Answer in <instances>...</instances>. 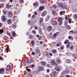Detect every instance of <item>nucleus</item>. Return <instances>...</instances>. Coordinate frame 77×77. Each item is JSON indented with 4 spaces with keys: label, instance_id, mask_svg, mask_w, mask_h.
Masks as SVG:
<instances>
[{
    "label": "nucleus",
    "instance_id": "obj_18",
    "mask_svg": "<svg viewBox=\"0 0 77 77\" xmlns=\"http://www.w3.org/2000/svg\"><path fill=\"white\" fill-rule=\"evenodd\" d=\"M34 62V60H33V57H31L30 58V63H32Z\"/></svg>",
    "mask_w": 77,
    "mask_h": 77
},
{
    "label": "nucleus",
    "instance_id": "obj_22",
    "mask_svg": "<svg viewBox=\"0 0 77 77\" xmlns=\"http://www.w3.org/2000/svg\"><path fill=\"white\" fill-rule=\"evenodd\" d=\"M65 13V11H61L60 12V15H63Z\"/></svg>",
    "mask_w": 77,
    "mask_h": 77
},
{
    "label": "nucleus",
    "instance_id": "obj_57",
    "mask_svg": "<svg viewBox=\"0 0 77 77\" xmlns=\"http://www.w3.org/2000/svg\"><path fill=\"white\" fill-rule=\"evenodd\" d=\"M32 33H33L35 34L36 33V31H32Z\"/></svg>",
    "mask_w": 77,
    "mask_h": 77
},
{
    "label": "nucleus",
    "instance_id": "obj_56",
    "mask_svg": "<svg viewBox=\"0 0 77 77\" xmlns=\"http://www.w3.org/2000/svg\"><path fill=\"white\" fill-rule=\"evenodd\" d=\"M26 70L28 71H30V69H28L27 68Z\"/></svg>",
    "mask_w": 77,
    "mask_h": 77
},
{
    "label": "nucleus",
    "instance_id": "obj_20",
    "mask_svg": "<svg viewBox=\"0 0 77 77\" xmlns=\"http://www.w3.org/2000/svg\"><path fill=\"white\" fill-rule=\"evenodd\" d=\"M44 7H40L39 8V11H41L44 10Z\"/></svg>",
    "mask_w": 77,
    "mask_h": 77
},
{
    "label": "nucleus",
    "instance_id": "obj_43",
    "mask_svg": "<svg viewBox=\"0 0 77 77\" xmlns=\"http://www.w3.org/2000/svg\"><path fill=\"white\" fill-rule=\"evenodd\" d=\"M73 47H74L73 45H72V46H71L70 48V50H72V49H73Z\"/></svg>",
    "mask_w": 77,
    "mask_h": 77
},
{
    "label": "nucleus",
    "instance_id": "obj_26",
    "mask_svg": "<svg viewBox=\"0 0 77 77\" xmlns=\"http://www.w3.org/2000/svg\"><path fill=\"white\" fill-rule=\"evenodd\" d=\"M33 6H35V7L36 6H39V4L38 3H34L33 4Z\"/></svg>",
    "mask_w": 77,
    "mask_h": 77
},
{
    "label": "nucleus",
    "instance_id": "obj_59",
    "mask_svg": "<svg viewBox=\"0 0 77 77\" xmlns=\"http://www.w3.org/2000/svg\"><path fill=\"white\" fill-rule=\"evenodd\" d=\"M36 36L37 38H39V35H36Z\"/></svg>",
    "mask_w": 77,
    "mask_h": 77
},
{
    "label": "nucleus",
    "instance_id": "obj_42",
    "mask_svg": "<svg viewBox=\"0 0 77 77\" xmlns=\"http://www.w3.org/2000/svg\"><path fill=\"white\" fill-rule=\"evenodd\" d=\"M4 39H5V40H6L8 39V37L5 36L4 37Z\"/></svg>",
    "mask_w": 77,
    "mask_h": 77
},
{
    "label": "nucleus",
    "instance_id": "obj_9",
    "mask_svg": "<svg viewBox=\"0 0 77 77\" xmlns=\"http://www.w3.org/2000/svg\"><path fill=\"white\" fill-rule=\"evenodd\" d=\"M51 64L52 65H54L55 66H57V64H56V63H55V61L54 60H52L51 62Z\"/></svg>",
    "mask_w": 77,
    "mask_h": 77
},
{
    "label": "nucleus",
    "instance_id": "obj_52",
    "mask_svg": "<svg viewBox=\"0 0 77 77\" xmlns=\"http://www.w3.org/2000/svg\"><path fill=\"white\" fill-rule=\"evenodd\" d=\"M67 29H71V28L70 27V26H67Z\"/></svg>",
    "mask_w": 77,
    "mask_h": 77
},
{
    "label": "nucleus",
    "instance_id": "obj_17",
    "mask_svg": "<svg viewBox=\"0 0 77 77\" xmlns=\"http://www.w3.org/2000/svg\"><path fill=\"white\" fill-rule=\"evenodd\" d=\"M38 28L39 32L40 34H42V29H41V27H39Z\"/></svg>",
    "mask_w": 77,
    "mask_h": 77
},
{
    "label": "nucleus",
    "instance_id": "obj_47",
    "mask_svg": "<svg viewBox=\"0 0 77 77\" xmlns=\"http://www.w3.org/2000/svg\"><path fill=\"white\" fill-rule=\"evenodd\" d=\"M3 32V30L2 29H0V33L2 34V33Z\"/></svg>",
    "mask_w": 77,
    "mask_h": 77
},
{
    "label": "nucleus",
    "instance_id": "obj_53",
    "mask_svg": "<svg viewBox=\"0 0 77 77\" xmlns=\"http://www.w3.org/2000/svg\"><path fill=\"white\" fill-rule=\"evenodd\" d=\"M41 2H42V3H44L45 2V0H41Z\"/></svg>",
    "mask_w": 77,
    "mask_h": 77
},
{
    "label": "nucleus",
    "instance_id": "obj_33",
    "mask_svg": "<svg viewBox=\"0 0 77 77\" xmlns=\"http://www.w3.org/2000/svg\"><path fill=\"white\" fill-rule=\"evenodd\" d=\"M11 7H12V6L11 5H7V7H6V8L7 9H9V8H11Z\"/></svg>",
    "mask_w": 77,
    "mask_h": 77
},
{
    "label": "nucleus",
    "instance_id": "obj_6",
    "mask_svg": "<svg viewBox=\"0 0 77 77\" xmlns=\"http://www.w3.org/2000/svg\"><path fill=\"white\" fill-rule=\"evenodd\" d=\"M8 15L9 17H12V15H13V14L12 12L10 11L8 13Z\"/></svg>",
    "mask_w": 77,
    "mask_h": 77
},
{
    "label": "nucleus",
    "instance_id": "obj_39",
    "mask_svg": "<svg viewBox=\"0 0 77 77\" xmlns=\"http://www.w3.org/2000/svg\"><path fill=\"white\" fill-rule=\"evenodd\" d=\"M31 45L32 46H33V45H34V41H31Z\"/></svg>",
    "mask_w": 77,
    "mask_h": 77
},
{
    "label": "nucleus",
    "instance_id": "obj_8",
    "mask_svg": "<svg viewBox=\"0 0 77 77\" xmlns=\"http://www.w3.org/2000/svg\"><path fill=\"white\" fill-rule=\"evenodd\" d=\"M69 68V67L68 66H67L66 67V72H67V73H68V72H69V70L70 69Z\"/></svg>",
    "mask_w": 77,
    "mask_h": 77
},
{
    "label": "nucleus",
    "instance_id": "obj_13",
    "mask_svg": "<svg viewBox=\"0 0 77 77\" xmlns=\"http://www.w3.org/2000/svg\"><path fill=\"white\" fill-rule=\"evenodd\" d=\"M55 69L58 72H59L60 71V69L59 67H56L55 68Z\"/></svg>",
    "mask_w": 77,
    "mask_h": 77
},
{
    "label": "nucleus",
    "instance_id": "obj_21",
    "mask_svg": "<svg viewBox=\"0 0 77 77\" xmlns=\"http://www.w3.org/2000/svg\"><path fill=\"white\" fill-rule=\"evenodd\" d=\"M44 55H46V56H48V52L47 51H46L43 53Z\"/></svg>",
    "mask_w": 77,
    "mask_h": 77
},
{
    "label": "nucleus",
    "instance_id": "obj_32",
    "mask_svg": "<svg viewBox=\"0 0 77 77\" xmlns=\"http://www.w3.org/2000/svg\"><path fill=\"white\" fill-rule=\"evenodd\" d=\"M36 53L37 54H39L40 52H39V49H36Z\"/></svg>",
    "mask_w": 77,
    "mask_h": 77
},
{
    "label": "nucleus",
    "instance_id": "obj_41",
    "mask_svg": "<svg viewBox=\"0 0 77 77\" xmlns=\"http://www.w3.org/2000/svg\"><path fill=\"white\" fill-rule=\"evenodd\" d=\"M3 4H1L0 5V8H3Z\"/></svg>",
    "mask_w": 77,
    "mask_h": 77
},
{
    "label": "nucleus",
    "instance_id": "obj_2",
    "mask_svg": "<svg viewBox=\"0 0 77 77\" xmlns=\"http://www.w3.org/2000/svg\"><path fill=\"white\" fill-rule=\"evenodd\" d=\"M63 20V19H62V18L58 17V21L59 22V25H60V26H61V25H62Z\"/></svg>",
    "mask_w": 77,
    "mask_h": 77
},
{
    "label": "nucleus",
    "instance_id": "obj_64",
    "mask_svg": "<svg viewBox=\"0 0 77 77\" xmlns=\"http://www.w3.org/2000/svg\"><path fill=\"white\" fill-rule=\"evenodd\" d=\"M68 38L69 39H71V37L70 36H69Z\"/></svg>",
    "mask_w": 77,
    "mask_h": 77
},
{
    "label": "nucleus",
    "instance_id": "obj_44",
    "mask_svg": "<svg viewBox=\"0 0 77 77\" xmlns=\"http://www.w3.org/2000/svg\"><path fill=\"white\" fill-rule=\"evenodd\" d=\"M7 48H6L5 49L6 51L7 52V53H8V52L9 51H8V50H9V48H8V47H7Z\"/></svg>",
    "mask_w": 77,
    "mask_h": 77
},
{
    "label": "nucleus",
    "instance_id": "obj_45",
    "mask_svg": "<svg viewBox=\"0 0 77 77\" xmlns=\"http://www.w3.org/2000/svg\"><path fill=\"white\" fill-rule=\"evenodd\" d=\"M52 14H53V15H56V12H54V11H52Z\"/></svg>",
    "mask_w": 77,
    "mask_h": 77
},
{
    "label": "nucleus",
    "instance_id": "obj_58",
    "mask_svg": "<svg viewBox=\"0 0 77 77\" xmlns=\"http://www.w3.org/2000/svg\"><path fill=\"white\" fill-rule=\"evenodd\" d=\"M34 74H37V71H35L34 72Z\"/></svg>",
    "mask_w": 77,
    "mask_h": 77
},
{
    "label": "nucleus",
    "instance_id": "obj_12",
    "mask_svg": "<svg viewBox=\"0 0 77 77\" xmlns=\"http://www.w3.org/2000/svg\"><path fill=\"white\" fill-rule=\"evenodd\" d=\"M47 14V12L45 11H44L41 14V16L42 17H44L45 15V14Z\"/></svg>",
    "mask_w": 77,
    "mask_h": 77
},
{
    "label": "nucleus",
    "instance_id": "obj_40",
    "mask_svg": "<svg viewBox=\"0 0 77 77\" xmlns=\"http://www.w3.org/2000/svg\"><path fill=\"white\" fill-rule=\"evenodd\" d=\"M29 37L30 38H31V39H32V38H33V36L32 35H29Z\"/></svg>",
    "mask_w": 77,
    "mask_h": 77
},
{
    "label": "nucleus",
    "instance_id": "obj_28",
    "mask_svg": "<svg viewBox=\"0 0 77 77\" xmlns=\"http://www.w3.org/2000/svg\"><path fill=\"white\" fill-rule=\"evenodd\" d=\"M74 18L75 20H77V14L74 15Z\"/></svg>",
    "mask_w": 77,
    "mask_h": 77
},
{
    "label": "nucleus",
    "instance_id": "obj_24",
    "mask_svg": "<svg viewBox=\"0 0 77 77\" xmlns=\"http://www.w3.org/2000/svg\"><path fill=\"white\" fill-rule=\"evenodd\" d=\"M58 7H63V4H61V3H59L57 5Z\"/></svg>",
    "mask_w": 77,
    "mask_h": 77
},
{
    "label": "nucleus",
    "instance_id": "obj_15",
    "mask_svg": "<svg viewBox=\"0 0 77 77\" xmlns=\"http://www.w3.org/2000/svg\"><path fill=\"white\" fill-rule=\"evenodd\" d=\"M51 26H49L47 28V30L48 32H50L51 30Z\"/></svg>",
    "mask_w": 77,
    "mask_h": 77
},
{
    "label": "nucleus",
    "instance_id": "obj_54",
    "mask_svg": "<svg viewBox=\"0 0 77 77\" xmlns=\"http://www.w3.org/2000/svg\"><path fill=\"white\" fill-rule=\"evenodd\" d=\"M47 72H50V69H47Z\"/></svg>",
    "mask_w": 77,
    "mask_h": 77
},
{
    "label": "nucleus",
    "instance_id": "obj_16",
    "mask_svg": "<svg viewBox=\"0 0 77 77\" xmlns=\"http://www.w3.org/2000/svg\"><path fill=\"white\" fill-rule=\"evenodd\" d=\"M52 23L53 25H57V22L56 21H53Z\"/></svg>",
    "mask_w": 77,
    "mask_h": 77
},
{
    "label": "nucleus",
    "instance_id": "obj_38",
    "mask_svg": "<svg viewBox=\"0 0 77 77\" xmlns=\"http://www.w3.org/2000/svg\"><path fill=\"white\" fill-rule=\"evenodd\" d=\"M12 27L14 29H15V28L17 27V26H16V25L15 24H13L12 25Z\"/></svg>",
    "mask_w": 77,
    "mask_h": 77
},
{
    "label": "nucleus",
    "instance_id": "obj_1",
    "mask_svg": "<svg viewBox=\"0 0 77 77\" xmlns=\"http://www.w3.org/2000/svg\"><path fill=\"white\" fill-rule=\"evenodd\" d=\"M57 72L54 71L51 73L50 74V75L51 77H57L56 74H57Z\"/></svg>",
    "mask_w": 77,
    "mask_h": 77
},
{
    "label": "nucleus",
    "instance_id": "obj_48",
    "mask_svg": "<svg viewBox=\"0 0 77 77\" xmlns=\"http://www.w3.org/2000/svg\"><path fill=\"white\" fill-rule=\"evenodd\" d=\"M20 3H24V1L23 0H20Z\"/></svg>",
    "mask_w": 77,
    "mask_h": 77
},
{
    "label": "nucleus",
    "instance_id": "obj_14",
    "mask_svg": "<svg viewBox=\"0 0 77 77\" xmlns=\"http://www.w3.org/2000/svg\"><path fill=\"white\" fill-rule=\"evenodd\" d=\"M12 22V21L11 19H8V20L7 23L8 24H11V23Z\"/></svg>",
    "mask_w": 77,
    "mask_h": 77
},
{
    "label": "nucleus",
    "instance_id": "obj_36",
    "mask_svg": "<svg viewBox=\"0 0 77 77\" xmlns=\"http://www.w3.org/2000/svg\"><path fill=\"white\" fill-rule=\"evenodd\" d=\"M57 51L56 50H52V53H56Z\"/></svg>",
    "mask_w": 77,
    "mask_h": 77
},
{
    "label": "nucleus",
    "instance_id": "obj_50",
    "mask_svg": "<svg viewBox=\"0 0 77 77\" xmlns=\"http://www.w3.org/2000/svg\"><path fill=\"white\" fill-rule=\"evenodd\" d=\"M34 29H36V30L38 29V27H37V26H34Z\"/></svg>",
    "mask_w": 77,
    "mask_h": 77
},
{
    "label": "nucleus",
    "instance_id": "obj_29",
    "mask_svg": "<svg viewBox=\"0 0 77 77\" xmlns=\"http://www.w3.org/2000/svg\"><path fill=\"white\" fill-rule=\"evenodd\" d=\"M40 23L41 24V22H42V21H44V19L42 18H40Z\"/></svg>",
    "mask_w": 77,
    "mask_h": 77
},
{
    "label": "nucleus",
    "instance_id": "obj_11",
    "mask_svg": "<svg viewBox=\"0 0 77 77\" xmlns=\"http://www.w3.org/2000/svg\"><path fill=\"white\" fill-rule=\"evenodd\" d=\"M66 19L68 21L69 20V23H71V19L70 18V17H67V16L66 17Z\"/></svg>",
    "mask_w": 77,
    "mask_h": 77
},
{
    "label": "nucleus",
    "instance_id": "obj_23",
    "mask_svg": "<svg viewBox=\"0 0 77 77\" xmlns=\"http://www.w3.org/2000/svg\"><path fill=\"white\" fill-rule=\"evenodd\" d=\"M66 63H71V60L70 59L66 60Z\"/></svg>",
    "mask_w": 77,
    "mask_h": 77
},
{
    "label": "nucleus",
    "instance_id": "obj_60",
    "mask_svg": "<svg viewBox=\"0 0 77 77\" xmlns=\"http://www.w3.org/2000/svg\"><path fill=\"white\" fill-rule=\"evenodd\" d=\"M10 38L11 39H14V38H13L12 37H10Z\"/></svg>",
    "mask_w": 77,
    "mask_h": 77
},
{
    "label": "nucleus",
    "instance_id": "obj_61",
    "mask_svg": "<svg viewBox=\"0 0 77 77\" xmlns=\"http://www.w3.org/2000/svg\"><path fill=\"white\" fill-rule=\"evenodd\" d=\"M49 54L51 56H53V54H52L51 53H49Z\"/></svg>",
    "mask_w": 77,
    "mask_h": 77
},
{
    "label": "nucleus",
    "instance_id": "obj_37",
    "mask_svg": "<svg viewBox=\"0 0 77 77\" xmlns=\"http://www.w3.org/2000/svg\"><path fill=\"white\" fill-rule=\"evenodd\" d=\"M36 17V15H35V14H33L32 16V19H33V18H35Z\"/></svg>",
    "mask_w": 77,
    "mask_h": 77
},
{
    "label": "nucleus",
    "instance_id": "obj_4",
    "mask_svg": "<svg viewBox=\"0 0 77 77\" xmlns=\"http://www.w3.org/2000/svg\"><path fill=\"white\" fill-rule=\"evenodd\" d=\"M0 73L2 74H5V69L3 68H2L0 70Z\"/></svg>",
    "mask_w": 77,
    "mask_h": 77
},
{
    "label": "nucleus",
    "instance_id": "obj_35",
    "mask_svg": "<svg viewBox=\"0 0 77 77\" xmlns=\"http://www.w3.org/2000/svg\"><path fill=\"white\" fill-rule=\"evenodd\" d=\"M68 42H69V41L68 40H66L64 42L65 44H67Z\"/></svg>",
    "mask_w": 77,
    "mask_h": 77
},
{
    "label": "nucleus",
    "instance_id": "obj_27",
    "mask_svg": "<svg viewBox=\"0 0 77 77\" xmlns=\"http://www.w3.org/2000/svg\"><path fill=\"white\" fill-rule=\"evenodd\" d=\"M41 63V64L43 65H46V63L45 62L42 61Z\"/></svg>",
    "mask_w": 77,
    "mask_h": 77
},
{
    "label": "nucleus",
    "instance_id": "obj_19",
    "mask_svg": "<svg viewBox=\"0 0 77 77\" xmlns=\"http://www.w3.org/2000/svg\"><path fill=\"white\" fill-rule=\"evenodd\" d=\"M59 35V32H56V33H55L53 37H54V38L56 37V36H57Z\"/></svg>",
    "mask_w": 77,
    "mask_h": 77
},
{
    "label": "nucleus",
    "instance_id": "obj_49",
    "mask_svg": "<svg viewBox=\"0 0 77 77\" xmlns=\"http://www.w3.org/2000/svg\"><path fill=\"white\" fill-rule=\"evenodd\" d=\"M36 53L34 52H32V55H35Z\"/></svg>",
    "mask_w": 77,
    "mask_h": 77
},
{
    "label": "nucleus",
    "instance_id": "obj_25",
    "mask_svg": "<svg viewBox=\"0 0 77 77\" xmlns=\"http://www.w3.org/2000/svg\"><path fill=\"white\" fill-rule=\"evenodd\" d=\"M11 33H12L13 35V36H15L16 35V34L15 33V32L14 31H12L11 32Z\"/></svg>",
    "mask_w": 77,
    "mask_h": 77
},
{
    "label": "nucleus",
    "instance_id": "obj_46",
    "mask_svg": "<svg viewBox=\"0 0 77 77\" xmlns=\"http://www.w3.org/2000/svg\"><path fill=\"white\" fill-rule=\"evenodd\" d=\"M56 5H52V8H53L54 9H55L56 8Z\"/></svg>",
    "mask_w": 77,
    "mask_h": 77
},
{
    "label": "nucleus",
    "instance_id": "obj_63",
    "mask_svg": "<svg viewBox=\"0 0 77 77\" xmlns=\"http://www.w3.org/2000/svg\"><path fill=\"white\" fill-rule=\"evenodd\" d=\"M66 77H70V76H69V75H66Z\"/></svg>",
    "mask_w": 77,
    "mask_h": 77
},
{
    "label": "nucleus",
    "instance_id": "obj_3",
    "mask_svg": "<svg viewBox=\"0 0 77 77\" xmlns=\"http://www.w3.org/2000/svg\"><path fill=\"white\" fill-rule=\"evenodd\" d=\"M33 74V72H31L30 73H24V74L25 75H27L28 76V77H30V76H31V75H32V74Z\"/></svg>",
    "mask_w": 77,
    "mask_h": 77
},
{
    "label": "nucleus",
    "instance_id": "obj_5",
    "mask_svg": "<svg viewBox=\"0 0 77 77\" xmlns=\"http://www.w3.org/2000/svg\"><path fill=\"white\" fill-rule=\"evenodd\" d=\"M2 20L4 22H5L6 21V19L4 16H3L1 18Z\"/></svg>",
    "mask_w": 77,
    "mask_h": 77
},
{
    "label": "nucleus",
    "instance_id": "obj_55",
    "mask_svg": "<svg viewBox=\"0 0 77 77\" xmlns=\"http://www.w3.org/2000/svg\"><path fill=\"white\" fill-rule=\"evenodd\" d=\"M74 33V31H70V33Z\"/></svg>",
    "mask_w": 77,
    "mask_h": 77
},
{
    "label": "nucleus",
    "instance_id": "obj_10",
    "mask_svg": "<svg viewBox=\"0 0 77 77\" xmlns=\"http://www.w3.org/2000/svg\"><path fill=\"white\" fill-rule=\"evenodd\" d=\"M43 69H44V67H43L42 66H39L38 67V71H42V70H43Z\"/></svg>",
    "mask_w": 77,
    "mask_h": 77
},
{
    "label": "nucleus",
    "instance_id": "obj_7",
    "mask_svg": "<svg viewBox=\"0 0 77 77\" xmlns=\"http://www.w3.org/2000/svg\"><path fill=\"white\" fill-rule=\"evenodd\" d=\"M11 69V67L10 66L8 65L6 68V69L7 71H10Z\"/></svg>",
    "mask_w": 77,
    "mask_h": 77
},
{
    "label": "nucleus",
    "instance_id": "obj_30",
    "mask_svg": "<svg viewBox=\"0 0 77 77\" xmlns=\"http://www.w3.org/2000/svg\"><path fill=\"white\" fill-rule=\"evenodd\" d=\"M70 47V43H68L66 45L67 48H69Z\"/></svg>",
    "mask_w": 77,
    "mask_h": 77
},
{
    "label": "nucleus",
    "instance_id": "obj_51",
    "mask_svg": "<svg viewBox=\"0 0 77 77\" xmlns=\"http://www.w3.org/2000/svg\"><path fill=\"white\" fill-rule=\"evenodd\" d=\"M30 67H31V68H33V67H35V65H31Z\"/></svg>",
    "mask_w": 77,
    "mask_h": 77
},
{
    "label": "nucleus",
    "instance_id": "obj_31",
    "mask_svg": "<svg viewBox=\"0 0 77 77\" xmlns=\"http://www.w3.org/2000/svg\"><path fill=\"white\" fill-rule=\"evenodd\" d=\"M57 63H60L61 61L59 59H57Z\"/></svg>",
    "mask_w": 77,
    "mask_h": 77
},
{
    "label": "nucleus",
    "instance_id": "obj_62",
    "mask_svg": "<svg viewBox=\"0 0 77 77\" xmlns=\"http://www.w3.org/2000/svg\"><path fill=\"white\" fill-rule=\"evenodd\" d=\"M7 35H10L9 33L8 32H7Z\"/></svg>",
    "mask_w": 77,
    "mask_h": 77
},
{
    "label": "nucleus",
    "instance_id": "obj_34",
    "mask_svg": "<svg viewBox=\"0 0 77 77\" xmlns=\"http://www.w3.org/2000/svg\"><path fill=\"white\" fill-rule=\"evenodd\" d=\"M65 71H63L61 73V75H62L63 76V75H64V74H65Z\"/></svg>",
    "mask_w": 77,
    "mask_h": 77
}]
</instances>
